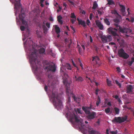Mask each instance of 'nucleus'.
I'll use <instances>...</instances> for the list:
<instances>
[{
  "instance_id": "f257e3e1",
  "label": "nucleus",
  "mask_w": 134,
  "mask_h": 134,
  "mask_svg": "<svg viewBox=\"0 0 134 134\" xmlns=\"http://www.w3.org/2000/svg\"><path fill=\"white\" fill-rule=\"evenodd\" d=\"M114 25L115 26V28L110 27L108 29V30L109 33L114 36V39L115 38V37H117L118 36H119L117 33L118 30L121 33H125L126 34H129L131 33L132 32V30L130 29L124 27L122 28L120 26L118 25V24H114Z\"/></svg>"
},
{
  "instance_id": "f03ea898",
  "label": "nucleus",
  "mask_w": 134,
  "mask_h": 134,
  "mask_svg": "<svg viewBox=\"0 0 134 134\" xmlns=\"http://www.w3.org/2000/svg\"><path fill=\"white\" fill-rule=\"evenodd\" d=\"M36 50L33 49L32 52L30 56V63L32 65L33 68L35 70L36 72L38 70V66L40 67L41 66V63L37 59Z\"/></svg>"
},
{
  "instance_id": "7ed1b4c3",
  "label": "nucleus",
  "mask_w": 134,
  "mask_h": 134,
  "mask_svg": "<svg viewBox=\"0 0 134 134\" xmlns=\"http://www.w3.org/2000/svg\"><path fill=\"white\" fill-rule=\"evenodd\" d=\"M51 99L53 103L56 108L58 107L60 109H61L63 107L62 102L60 99L59 95L57 92H52L51 96Z\"/></svg>"
},
{
  "instance_id": "20e7f679",
  "label": "nucleus",
  "mask_w": 134,
  "mask_h": 134,
  "mask_svg": "<svg viewBox=\"0 0 134 134\" xmlns=\"http://www.w3.org/2000/svg\"><path fill=\"white\" fill-rule=\"evenodd\" d=\"M69 118L71 122L74 123L75 122L78 124H79L83 129H85V125L82 123V120L80 118H79L74 114H70L69 115Z\"/></svg>"
},
{
  "instance_id": "39448f33",
  "label": "nucleus",
  "mask_w": 134,
  "mask_h": 134,
  "mask_svg": "<svg viewBox=\"0 0 134 134\" xmlns=\"http://www.w3.org/2000/svg\"><path fill=\"white\" fill-rule=\"evenodd\" d=\"M127 119V116L124 117H115L112 120V122L115 123H118L120 124L126 121Z\"/></svg>"
},
{
  "instance_id": "423d86ee",
  "label": "nucleus",
  "mask_w": 134,
  "mask_h": 134,
  "mask_svg": "<svg viewBox=\"0 0 134 134\" xmlns=\"http://www.w3.org/2000/svg\"><path fill=\"white\" fill-rule=\"evenodd\" d=\"M118 54L119 57L124 59H127L129 57V55L125 52L122 48H121L118 51Z\"/></svg>"
},
{
  "instance_id": "0eeeda50",
  "label": "nucleus",
  "mask_w": 134,
  "mask_h": 134,
  "mask_svg": "<svg viewBox=\"0 0 134 134\" xmlns=\"http://www.w3.org/2000/svg\"><path fill=\"white\" fill-rule=\"evenodd\" d=\"M20 0H14V8L15 12V14H16L18 13L20 7Z\"/></svg>"
},
{
  "instance_id": "6e6552de",
  "label": "nucleus",
  "mask_w": 134,
  "mask_h": 134,
  "mask_svg": "<svg viewBox=\"0 0 134 134\" xmlns=\"http://www.w3.org/2000/svg\"><path fill=\"white\" fill-rule=\"evenodd\" d=\"M23 9L21 7V13L19 15V18L23 24L25 26H27V23L25 20V14L24 13H22Z\"/></svg>"
},
{
  "instance_id": "1a4fd4ad",
  "label": "nucleus",
  "mask_w": 134,
  "mask_h": 134,
  "mask_svg": "<svg viewBox=\"0 0 134 134\" xmlns=\"http://www.w3.org/2000/svg\"><path fill=\"white\" fill-rule=\"evenodd\" d=\"M73 75V79L75 81L81 82L84 80L82 77L79 76V74L77 72L74 73Z\"/></svg>"
},
{
  "instance_id": "9d476101",
  "label": "nucleus",
  "mask_w": 134,
  "mask_h": 134,
  "mask_svg": "<svg viewBox=\"0 0 134 134\" xmlns=\"http://www.w3.org/2000/svg\"><path fill=\"white\" fill-rule=\"evenodd\" d=\"M92 63H93L94 64H97L98 66H99L101 64V63L100 60L99 59L97 56H95L92 57Z\"/></svg>"
},
{
  "instance_id": "9b49d317",
  "label": "nucleus",
  "mask_w": 134,
  "mask_h": 134,
  "mask_svg": "<svg viewBox=\"0 0 134 134\" xmlns=\"http://www.w3.org/2000/svg\"><path fill=\"white\" fill-rule=\"evenodd\" d=\"M86 127L87 128L88 133L90 134H100L99 132L93 130L90 126L87 125V126Z\"/></svg>"
},
{
  "instance_id": "f8f14e48",
  "label": "nucleus",
  "mask_w": 134,
  "mask_h": 134,
  "mask_svg": "<svg viewBox=\"0 0 134 134\" xmlns=\"http://www.w3.org/2000/svg\"><path fill=\"white\" fill-rule=\"evenodd\" d=\"M45 69H47L48 71H51L53 72H54L56 70V67L54 64L50 65L46 67Z\"/></svg>"
},
{
  "instance_id": "ddd939ff",
  "label": "nucleus",
  "mask_w": 134,
  "mask_h": 134,
  "mask_svg": "<svg viewBox=\"0 0 134 134\" xmlns=\"http://www.w3.org/2000/svg\"><path fill=\"white\" fill-rule=\"evenodd\" d=\"M82 108L85 113L87 115H88L91 113L90 110L92 108V106L91 105L89 107H85L84 106H82Z\"/></svg>"
},
{
  "instance_id": "4468645a",
  "label": "nucleus",
  "mask_w": 134,
  "mask_h": 134,
  "mask_svg": "<svg viewBox=\"0 0 134 134\" xmlns=\"http://www.w3.org/2000/svg\"><path fill=\"white\" fill-rule=\"evenodd\" d=\"M96 114L95 112L92 111L91 113H90L89 114H88L87 117L88 119L91 120L94 119L96 116Z\"/></svg>"
},
{
  "instance_id": "2eb2a0df",
  "label": "nucleus",
  "mask_w": 134,
  "mask_h": 134,
  "mask_svg": "<svg viewBox=\"0 0 134 134\" xmlns=\"http://www.w3.org/2000/svg\"><path fill=\"white\" fill-rule=\"evenodd\" d=\"M114 39L115 41L118 42L120 44L122 45L124 43V40L123 39H121L120 37L119 36H118L117 37L115 38Z\"/></svg>"
},
{
  "instance_id": "dca6fc26",
  "label": "nucleus",
  "mask_w": 134,
  "mask_h": 134,
  "mask_svg": "<svg viewBox=\"0 0 134 134\" xmlns=\"http://www.w3.org/2000/svg\"><path fill=\"white\" fill-rule=\"evenodd\" d=\"M133 88L132 86L131 85H129L128 86H127L126 87V93H128L132 92Z\"/></svg>"
},
{
  "instance_id": "f3484780",
  "label": "nucleus",
  "mask_w": 134,
  "mask_h": 134,
  "mask_svg": "<svg viewBox=\"0 0 134 134\" xmlns=\"http://www.w3.org/2000/svg\"><path fill=\"white\" fill-rule=\"evenodd\" d=\"M103 43H105L107 42V36L104 35H103L100 37Z\"/></svg>"
},
{
  "instance_id": "a211bd4d",
  "label": "nucleus",
  "mask_w": 134,
  "mask_h": 134,
  "mask_svg": "<svg viewBox=\"0 0 134 134\" xmlns=\"http://www.w3.org/2000/svg\"><path fill=\"white\" fill-rule=\"evenodd\" d=\"M57 20L58 22L61 24H62L63 23V22L61 20L62 18L60 15L58 16L57 17Z\"/></svg>"
},
{
  "instance_id": "6ab92c4d",
  "label": "nucleus",
  "mask_w": 134,
  "mask_h": 134,
  "mask_svg": "<svg viewBox=\"0 0 134 134\" xmlns=\"http://www.w3.org/2000/svg\"><path fill=\"white\" fill-rule=\"evenodd\" d=\"M55 32L57 34H59L60 32V28L57 25H56L55 27Z\"/></svg>"
},
{
  "instance_id": "aec40b11",
  "label": "nucleus",
  "mask_w": 134,
  "mask_h": 134,
  "mask_svg": "<svg viewBox=\"0 0 134 134\" xmlns=\"http://www.w3.org/2000/svg\"><path fill=\"white\" fill-rule=\"evenodd\" d=\"M120 7L121 8L120 11L123 13H124L125 12V6L119 4Z\"/></svg>"
},
{
  "instance_id": "412c9836",
  "label": "nucleus",
  "mask_w": 134,
  "mask_h": 134,
  "mask_svg": "<svg viewBox=\"0 0 134 134\" xmlns=\"http://www.w3.org/2000/svg\"><path fill=\"white\" fill-rule=\"evenodd\" d=\"M45 51V49L43 48H41L39 50V53L42 54L44 53Z\"/></svg>"
},
{
  "instance_id": "4be33fe9",
  "label": "nucleus",
  "mask_w": 134,
  "mask_h": 134,
  "mask_svg": "<svg viewBox=\"0 0 134 134\" xmlns=\"http://www.w3.org/2000/svg\"><path fill=\"white\" fill-rule=\"evenodd\" d=\"M78 24L79 25H81L83 27H85L86 26L85 22L84 21H82V20H81L80 22H79Z\"/></svg>"
},
{
  "instance_id": "5701e85b",
  "label": "nucleus",
  "mask_w": 134,
  "mask_h": 134,
  "mask_svg": "<svg viewBox=\"0 0 134 134\" xmlns=\"http://www.w3.org/2000/svg\"><path fill=\"white\" fill-rule=\"evenodd\" d=\"M98 6V4L96 1H94L93 2V6L92 7V8L93 9H95L97 8Z\"/></svg>"
},
{
  "instance_id": "b1692460",
  "label": "nucleus",
  "mask_w": 134,
  "mask_h": 134,
  "mask_svg": "<svg viewBox=\"0 0 134 134\" xmlns=\"http://www.w3.org/2000/svg\"><path fill=\"white\" fill-rule=\"evenodd\" d=\"M114 110L116 114H119L120 110L117 107H115L114 108Z\"/></svg>"
},
{
  "instance_id": "393cba45",
  "label": "nucleus",
  "mask_w": 134,
  "mask_h": 134,
  "mask_svg": "<svg viewBox=\"0 0 134 134\" xmlns=\"http://www.w3.org/2000/svg\"><path fill=\"white\" fill-rule=\"evenodd\" d=\"M106 36L107 41L110 42L112 41V38L111 36L109 35Z\"/></svg>"
},
{
  "instance_id": "a878e982",
  "label": "nucleus",
  "mask_w": 134,
  "mask_h": 134,
  "mask_svg": "<svg viewBox=\"0 0 134 134\" xmlns=\"http://www.w3.org/2000/svg\"><path fill=\"white\" fill-rule=\"evenodd\" d=\"M107 83L108 86H112V85L111 83V81L109 80L108 79H107Z\"/></svg>"
},
{
  "instance_id": "bb28decb",
  "label": "nucleus",
  "mask_w": 134,
  "mask_h": 134,
  "mask_svg": "<svg viewBox=\"0 0 134 134\" xmlns=\"http://www.w3.org/2000/svg\"><path fill=\"white\" fill-rule=\"evenodd\" d=\"M104 22L107 25H110V23L108 19L107 18H105L104 19Z\"/></svg>"
},
{
  "instance_id": "cd10ccee",
  "label": "nucleus",
  "mask_w": 134,
  "mask_h": 134,
  "mask_svg": "<svg viewBox=\"0 0 134 134\" xmlns=\"http://www.w3.org/2000/svg\"><path fill=\"white\" fill-rule=\"evenodd\" d=\"M100 103V99L99 96H98L97 101L96 103V104L97 106L99 105V104Z\"/></svg>"
},
{
  "instance_id": "c85d7f7f",
  "label": "nucleus",
  "mask_w": 134,
  "mask_h": 134,
  "mask_svg": "<svg viewBox=\"0 0 134 134\" xmlns=\"http://www.w3.org/2000/svg\"><path fill=\"white\" fill-rule=\"evenodd\" d=\"M107 1L108 2V4L109 5H111L114 4V2L112 0H107Z\"/></svg>"
},
{
  "instance_id": "c756f323",
  "label": "nucleus",
  "mask_w": 134,
  "mask_h": 134,
  "mask_svg": "<svg viewBox=\"0 0 134 134\" xmlns=\"http://www.w3.org/2000/svg\"><path fill=\"white\" fill-rule=\"evenodd\" d=\"M113 21L115 23V24H118H118L120 22L119 19L118 18H115L113 20Z\"/></svg>"
},
{
  "instance_id": "7c9ffc66",
  "label": "nucleus",
  "mask_w": 134,
  "mask_h": 134,
  "mask_svg": "<svg viewBox=\"0 0 134 134\" xmlns=\"http://www.w3.org/2000/svg\"><path fill=\"white\" fill-rule=\"evenodd\" d=\"M66 68L67 69L71 70V69L70 65L69 63H67L66 65Z\"/></svg>"
},
{
  "instance_id": "2f4dec72",
  "label": "nucleus",
  "mask_w": 134,
  "mask_h": 134,
  "mask_svg": "<svg viewBox=\"0 0 134 134\" xmlns=\"http://www.w3.org/2000/svg\"><path fill=\"white\" fill-rule=\"evenodd\" d=\"M105 112L106 114L109 113L110 111V108L109 107L107 108L105 110Z\"/></svg>"
},
{
  "instance_id": "473e14b6",
  "label": "nucleus",
  "mask_w": 134,
  "mask_h": 134,
  "mask_svg": "<svg viewBox=\"0 0 134 134\" xmlns=\"http://www.w3.org/2000/svg\"><path fill=\"white\" fill-rule=\"evenodd\" d=\"M70 17L71 18H72L73 19L76 18V16L75 15L74 13H71Z\"/></svg>"
},
{
  "instance_id": "72a5a7b5",
  "label": "nucleus",
  "mask_w": 134,
  "mask_h": 134,
  "mask_svg": "<svg viewBox=\"0 0 134 134\" xmlns=\"http://www.w3.org/2000/svg\"><path fill=\"white\" fill-rule=\"evenodd\" d=\"M95 23H96V24L98 26H99V25L101 23L99 21V20H96L95 21Z\"/></svg>"
},
{
  "instance_id": "f704fd0d",
  "label": "nucleus",
  "mask_w": 134,
  "mask_h": 134,
  "mask_svg": "<svg viewBox=\"0 0 134 134\" xmlns=\"http://www.w3.org/2000/svg\"><path fill=\"white\" fill-rule=\"evenodd\" d=\"M98 27L100 30H102L103 29V26L101 23Z\"/></svg>"
},
{
  "instance_id": "c9c22d12",
  "label": "nucleus",
  "mask_w": 134,
  "mask_h": 134,
  "mask_svg": "<svg viewBox=\"0 0 134 134\" xmlns=\"http://www.w3.org/2000/svg\"><path fill=\"white\" fill-rule=\"evenodd\" d=\"M72 97L73 98L74 101L76 102H77L78 101L77 100H79V98L76 97L74 95L72 96Z\"/></svg>"
},
{
  "instance_id": "e433bc0d",
  "label": "nucleus",
  "mask_w": 134,
  "mask_h": 134,
  "mask_svg": "<svg viewBox=\"0 0 134 134\" xmlns=\"http://www.w3.org/2000/svg\"><path fill=\"white\" fill-rule=\"evenodd\" d=\"M115 82L119 86V87L120 88L121 87V84L119 83L118 81L116 80L115 81Z\"/></svg>"
},
{
  "instance_id": "4c0bfd02",
  "label": "nucleus",
  "mask_w": 134,
  "mask_h": 134,
  "mask_svg": "<svg viewBox=\"0 0 134 134\" xmlns=\"http://www.w3.org/2000/svg\"><path fill=\"white\" fill-rule=\"evenodd\" d=\"M42 27L44 31V33H45V32L47 31V29L44 24L43 25Z\"/></svg>"
},
{
  "instance_id": "58836bf2",
  "label": "nucleus",
  "mask_w": 134,
  "mask_h": 134,
  "mask_svg": "<svg viewBox=\"0 0 134 134\" xmlns=\"http://www.w3.org/2000/svg\"><path fill=\"white\" fill-rule=\"evenodd\" d=\"M86 23L87 25L88 26H89L90 25H91L90 22L88 19L86 21Z\"/></svg>"
},
{
  "instance_id": "ea45409f",
  "label": "nucleus",
  "mask_w": 134,
  "mask_h": 134,
  "mask_svg": "<svg viewBox=\"0 0 134 134\" xmlns=\"http://www.w3.org/2000/svg\"><path fill=\"white\" fill-rule=\"evenodd\" d=\"M76 19H70V20L72 24H74L75 22L76 21Z\"/></svg>"
},
{
  "instance_id": "a19ab883",
  "label": "nucleus",
  "mask_w": 134,
  "mask_h": 134,
  "mask_svg": "<svg viewBox=\"0 0 134 134\" xmlns=\"http://www.w3.org/2000/svg\"><path fill=\"white\" fill-rule=\"evenodd\" d=\"M111 13L113 14H118V13H117V11L115 10H114L112 11L111 12Z\"/></svg>"
},
{
  "instance_id": "79ce46f5",
  "label": "nucleus",
  "mask_w": 134,
  "mask_h": 134,
  "mask_svg": "<svg viewBox=\"0 0 134 134\" xmlns=\"http://www.w3.org/2000/svg\"><path fill=\"white\" fill-rule=\"evenodd\" d=\"M25 27L23 26H20V29L22 31H24L25 29Z\"/></svg>"
},
{
  "instance_id": "37998d69",
  "label": "nucleus",
  "mask_w": 134,
  "mask_h": 134,
  "mask_svg": "<svg viewBox=\"0 0 134 134\" xmlns=\"http://www.w3.org/2000/svg\"><path fill=\"white\" fill-rule=\"evenodd\" d=\"M93 16V14L92 13H90V15L89 18L91 20H92Z\"/></svg>"
},
{
  "instance_id": "c03bdc74",
  "label": "nucleus",
  "mask_w": 134,
  "mask_h": 134,
  "mask_svg": "<svg viewBox=\"0 0 134 134\" xmlns=\"http://www.w3.org/2000/svg\"><path fill=\"white\" fill-rule=\"evenodd\" d=\"M133 63V62H132L131 60V61H129L128 62V65L130 66H131L132 64Z\"/></svg>"
},
{
  "instance_id": "a18cd8bd",
  "label": "nucleus",
  "mask_w": 134,
  "mask_h": 134,
  "mask_svg": "<svg viewBox=\"0 0 134 134\" xmlns=\"http://www.w3.org/2000/svg\"><path fill=\"white\" fill-rule=\"evenodd\" d=\"M110 132L112 134H117V131L116 130V131H111Z\"/></svg>"
},
{
  "instance_id": "49530a36",
  "label": "nucleus",
  "mask_w": 134,
  "mask_h": 134,
  "mask_svg": "<svg viewBox=\"0 0 134 134\" xmlns=\"http://www.w3.org/2000/svg\"><path fill=\"white\" fill-rule=\"evenodd\" d=\"M46 26L48 28H49L50 27V24L49 23L47 22L46 24Z\"/></svg>"
},
{
  "instance_id": "de8ad7c7",
  "label": "nucleus",
  "mask_w": 134,
  "mask_h": 134,
  "mask_svg": "<svg viewBox=\"0 0 134 134\" xmlns=\"http://www.w3.org/2000/svg\"><path fill=\"white\" fill-rule=\"evenodd\" d=\"M79 62L80 63V65L81 67H82V66H83V65L82 64V63L81 62L80 60L79 59Z\"/></svg>"
},
{
  "instance_id": "09e8293b",
  "label": "nucleus",
  "mask_w": 134,
  "mask_h": 134,
  "mask_svg": "<svg viewBox=\"0 0 134 134\" xmlns=\"http://www.w3.org/2000/svg\"><path fill=\"white\" fill-rule=\"evenodd\" d=\"M116 69L118 72L119 73L120 72L121 69L119 67H117Z\"/></svg>"
},
{
  "instance_id": "8fccbe9b",
  "label": "nucleus",
  "mask_w": 134,
  "mask_h": 134,
  "mask_svg": "<svg viewBox=\"0 0 134 134\" xmlns=\"http://www.w3.org/2000/svg\"><path fill=\"white\" fill-rule=\"evenodd\" d=\"M78 51L79 52V53L80 54H81V48L80 47H78Z\"/></svg>"
},
{
  "instance_id": "3c124183",
  "label": "nucleus",
  "mask_w": 134,
  "mask_h": 134,
  "mask_svg": "<svg viewBox=\"0 0 134 134\" xmlns=\"http://www.w3.org/2000/svg\"><path fill=\"white\" fill-rule=\"evenodd\" d=\"M77 111L79 113L81 114V110L80 109L77 108Z\"/></svg>"
},
{
  "instance_id": "603ef678",
  "label": "nucleus",
  "mask_w": 134,
  "mask_h": 134,
  "mask_svg": "<svg viewBox=\"0 0 134 134\" xmlns=\"http://www.w3.org/2000/svg\"><path fill=\"white\" fill-rule=\"evenodd\" d=\"M49 20L50 21H53L54 20L52 16H50L49 18Z\"/></svg>"
},
{
  "instance_id": "864d4df0",
  "label": "nucleus",
  "mask_w": 134,
  "mask_h": 134,
  "mask_svg": "<svg viewBox=\"0 0 134 134\" xmlns=\"http://www.w3.org/2000/svg\"><path fill=\"white\" fill-rule=\"evenodd\" d=\"M97 12L100 15H101L102 14V11H100L99 10H98Z\"/></svg>"
},
{
  "instance_id": "5fc2aeb1",
  "label": "nucleus",
  "mask_w": 134,
  "mask_h": 134,
  "mask_svg": "<svg viewBox=\"0 0 134 134\" xmlns=\"http://www.w3.org/2000/svg\"><path fill=\"white\" fill-rule=\"evenodd\" d=\"M90 42H92L93 41V40H92V38L91 36H90Z\"/></svg>"
},
{
  "instance_id": "6e6d98bb",
  "label": "nucleus",
  "mask_w": 134,
  "mask_h": 134,
  "mask_svg": "<svg viewBox=\"0 0 134 134\" xmlns=\"http://www.w3.org/2000/svg\"><path fill=\"white\" fill-rule=\"evenodd\" d=\"M72 64L75 67H76V65L74 63L73 61L72 60Z\"/></svg>"
},
{
  "instance_id": "4d7b16f0",
  "label": "nucleus",
  "mask_w": 134,
  "mask_h": 134,
  "mask_svg": "<svg viewBox=\"0 0 134 134\" xmlns=\"http://www.w3.org/2000/svg\"><path fill=\"white\" fill-rule=\"evenodd\" d=\"M44 90L46 91H47V90L48 89V87L47 86H45L44 87Z\"/></svg>"
},
{
  "instance_id": "13d9d810",
  "label": "nucleus",
  "mask_w": 134,
  "mask_h": 134,
  "mask_svg": "<svg viewBox=\"0 0 134 134\" xmlns=\"http://www.w3.org/2000/svg\"><path fill=\"white\" fill-rule=\"evenodd\" d=\"M109 44L111 45H115V43L113 42H111L109 43Z\"/></svg>"
},
{
  "instance_id": "bf43d9fd",
  "label": "nucleus",
  "mask_w": 134,
  "mask_h": 134,
  "mask_svg": "<svg viewBox=\"0 0 134 134\" xmlns=\"http://www.w3.org/2000/svg\"><path fill=\"white\" fill-rule=\"evenodd\" d=\"M107 105L110 106H111V104L110 102H109L107 103Z\"/></svg>"
},
{
  "instance_id": "052dcab7",
  "label": "nucleus",
  "mask_w": 134,
  "mask_h": 134,
  "mask_svg": "<svg viewBox=\"0 0 134 134\" xmlns=\"http://www.w3.org/2000/svg\"><path fill=\"white\" fill-rule=\"evenodd\" d=\"M81 47L83 48V50H84L85 49V46H84V45H83V44H81Z\"/></svg>"
},
{
  "instance_id": "680f3d73",
  "label": "nucleus",
  "mask_w": 134,
  "mask_h": 134,
  "mask_svg": "<svg viewBox=\"0 0 134 134\" xmlns=\"http://www.w3.org/2000/svg\"><path fill=\"white\" fill-rule=\"evenodd\" d=\"M63 6H64L66 8L67 5L64 2L63 3Z\"/></svg>"
},
{
  "instance_id": "e2e57ef3",
  "label": "nucleus",
  "mask_w": 134,
  "mask_h": 134,
  "mask_svg": "<svg viewBox=\"0 0 134 134\" xmlns=\"http://www.w3.org/2000/svg\"><path fill=\"white\" fill-rule=\"evenodd\" d=\"M71 29L74 31V33L75 32V31L74 27L72 26H71Z\"/></svg>"
},
{
  "instance_id": "0e129e2a",
  "label": "nucleus",
  "mask_w": 134,
  "mask_h": 134,
  "mask_svg": "<svg viewBox=\"0 0 134 134\" xmlns=\"http://www.w3.org/2000/svg\"><path fill=\"white\" fill-rule=\"evenodd\" d=\"M69 2L72 5H73L74 4V2H72V1H70V0H69Z\"/></svg>"
},
{
  "instance_id": "69168bd1",
  "label": "nucleus",
  "mask_w": 134,
  "mask_h": 134,
  "mask_svg": "<svg viewBox=\"0 0 134 134\" xmlns=\"http://www.w3.org/2000/svg\"><path fill=\"white\" fill-rule=\"evenodd\" d=\"M115 99H118L119 98L118 96L117 95H116L115 96Z\"/></svg>"
},
{
  "instance_id": "338daca9",
  "label": "nucleus",
  "mask_w": 134,
  "mask_h": 134,
  "mask_svg": "<svg viewBox=\"0 0 134 134\" xmlns=\"http://www.w3.org/2000/svg\"><path fill=\"white\" fill-rule=\"evenodd\" d=\"M69 90H68L67 88L66 89V92L67 94H68L69 92Z\"/></svg>"
},
{
  "instance_id": "774afa93",
  "label": "nucleus",
  "mask_w": 134,
  "mask_h": 134,
  "mask_svg": "<svg viewBox=\"0 0 134 134\" xmlns=\"http://www.w3.org/2000/svg\"><path fill=\"white\" fill-rule=\"evenodd\" d=\"M131 61L133 62V63L134 62V57H132L131 58Z\"/></svg>"
}]
</instances>
